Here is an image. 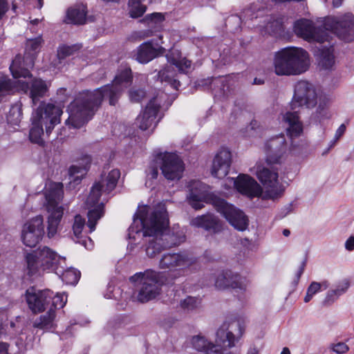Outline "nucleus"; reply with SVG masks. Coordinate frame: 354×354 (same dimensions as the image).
Here are the masks:
<instances>
[{
	"mask_svg": "<svg viewBox=\"0 0 354 354\" xmlns=\"http://www.w3.org/2000/svg\"><path fill=\"white\" fill-rule=\"evenodd\" d=\"M305 266H306V262L303 261L301 263V265L299 266V267L298 268V270L297 271V272L295 274L297 282H298V281L299 280L301 274H303V272L304 271Z\"/></svg>",
	"mask_w": 354,
	"mask_h": 354,
	"instance_id": "bf43d9fd",
	"label": "nucleus"
},
{
	"mask_svg": "<svg viewBox=\"0 0 354 354\" xmlns=\"http://www.w3.org/2000/svg\"><path fill=\"white\" fill-rule=\"evenodd\" d=\"M85 226V219L80 214H77L74 218L73 225V231L75 236L77 238L82 234V230Z\"/></svg>",
	"mask_w": 354,
	"mask_h": 354,
	"instance_id": "c03bdc74",
	"label": "nucleus"
},
{
	"mask_svg": "<svg viewBox=\"0 0 354 354\" xmlns=\"http://www.w3.org/2000/svg\"><path fill=\"white\" fill-rule=\"evenodd\" d=\"M330 100L329 95L321 88L308 81L301 80L295 85L291 106L292 109L304 107L312 109L318 104L316 113L319 122H321L330 117V113L326 109Z\"/></svg>",
	"mask_w": 354,
	"mask_h": 354,
	"instance_id": "423d86ee",
	"label": "nucleus"
},
{
	"mask_svg": "<svg viewBox=\"0 0 354 354\" xmlns=\"http://www.w3.org/2000/svg\"><path fill=\"white\" fill-rule=\"evenodd\" d=\"M272 64L277 75H299L308 70L310 55L301 47L288 46L274 53Z\"/></svg>",
	"mask_w": 354,
	"mask_h": 354,
	"instance_id": "0eeeda50",
	"label": "nucleus"
},
{
	"mask_svg": "<svg viewBox=\"0 0 354 354\" xmlns=\"http://www.w3.org/2000/svg\"><path fill=\"white\" fill-rule=\"evenodd\" d=\"M26 299L29 308L34 313L48 310L33 324L34 327L46 330L55 328L56 310L62 308L67 302V295L64 292L54 295L50 290H39L34 287L26 290Z\"/></svg>",
	"mask_w": 354,
	"mask_h": 354,
	"instance_id": "20e7f679",
	"label": "nucleus"
},
{
	"mask_svg": "<svg viewBox=\"0 0 354 354\" xmlns=\"http://www.w3.org/2000/svg\"><path fill=\"white\" fill-rule=\"evenodd\" d=\"M22 118V113L19 106L14 105L10 109L7 115L8 122L12 125H19Z\"/></svg>",
	"mask_w": 354,
	"mask_h": 354,
	"instance_id": "ea45409f",
	"label": "nucleus"
},
{
	"mask_svg": "<svg viewBox=\"0 0 354 354\" xmlns=\"http://www.w3.org/2000/svg\"><path fill=\"white\" fill-rule=\"evenodd\" d=\"M43 0H27L26 6L28 9L31 8V6L41 9L43 6Z\"/></svg>",
	"mask_w": 354,
	"mask_h": 354,
	"instance_id": "5fc2aeb1",
	"label": "nucleus"
},
{
	"mask_svg": "<svg viewBox=\"0 0 354 354\" xmlns=\"http://www.w3.org/2000/svg\"><path fill=\"white\" fill-rule=\"evenodd\" d=\"M343 0H333V4L335 8L339 7L342 3Z\"/></svg>",
	"mask_w": 354,
	"mask_h": 354,
	"instance_id": "e2e57ef3",
	"label": "nucleus"
},
{
	"mask_svg": "<svg viewBox=\"0 0 354 354\" xmlns=\"http://www.w3.org/2000/svg\"><path fill=\"white\" fill-rule=\"evenodd\" d=\"M66 263L61 264L55 272L62 280L69 285H75L80 278V272L73 268L65 269Z\"/></svg>",
	"mask_w": 354,
	"mask_h": 354,
	"instance_id": "72a5a7b5",
	"label": "nucleus"
},
{
	"mask_svg": "<svg viewBox=\"0 0 354 354\" xmlns=\"http://www.w3.org/2000/svg\"><path fill=\"white\" fill-rule=\"evenodd\" d=\"M319 65L325 70L331 69L335 64L334 48L331 46L319 50Z\"/></svg>",
	"mask_w": 354,
	"mask_h": 354,
	"instance_id": "f704fd0d",
	"label": "nucleus"
},
{
	"mask_svg": "<svg viewBox=\"0 0 354 354\" xmlns=\"http://www.w3.org/2000/svg\"><path fill=\"white\" fill-rule=\"evenodd\" d=\"M44 235V220L37 216L27 221L22 227L21 239L25 245L32 248L42 239Z\"/></svg>",
	"mask_w": 354,
	"mask_h": 354,
	"instance_id": "6ab92c4d",
	"label": "nucleus"
},
{
	"mask_svg": "<svg viewBox=\"0 0 354 354\" xmlns=\"http://www.w3.org/2000/svg\"><path fill=\"white\" fill-rule=\"evenodd\" d=\"M263 81L261 80V79H258V78H254V84H263Z\"/></svg>",
	"mask_w": 354,
	"mask_h": 354,
	"instance_id": "774afa93",
	"label": "nucleus"
},
{
	"mask_svg": "<svg viewBox=\"0 0 354 354\" xmlns=\"http://www.w3.org/2000/svg\"><path fill=\"white\" fill-rule=\"evenodd\" d=\"M348 349V346L343 342H339L333 346V351L338 354L345 353Z\"/></svg>",
	"mask_w": 354,
	"mask_h": 354,
	"instance_id": "8fccbe9b",
	"label": "nucleus"
},
{
	"mask_svg": "<svg viewBox=\"0 0 354 354\" xmlns=\"http://www.w3.org/2000/svg\"><path fill=\"white\" fill-rule=\"evenodd\" d=\"M201 299L199 297L187 296L180 301V308L185 312H192L200 307Z\"/></svg>",
	"mask_w": 354,
	"mask_h": 354,
	"instance_id": "58836bf2",
	"label": "nucleus"
},
{
	"mask_svg": "<svg viewBox=\"0 0 354 354\" xmlns=\"http://www.w3.org/2000/svg\"><path fill=\"white\" fill-rule=\"evenodd\" d=\"M247 354H259V351L256 348H251L249 349Z\"/></svg>",
	"mask_w": 354,
	"mask_h": 354,
	"instance_id": "0e129e2a",
	"label": "nucleus"
},
{
	"mask_svg": "<svg viewBox=\"0 0 354 354\" xmlns=\"http://www.w3.org/2000/svg\"><path fill=\"white\" fill-rule=\"evenodd\" d=\"M217 212L221 213L235 229L244 231L248 226V219L245 214L225 200L218 199L214 201Z\"/></svg>",
	"mask_w": 354,
	"mask_h": 354,
	"instance_id": "a211bd4d",
	"label": "nucleus"
},
{
	"mask_svg": "<svg viewBox=\"0 0 354 354\" xmlns=\"http://www.w3.org/2000/svg\"><path fill=\"white\" fill-rule=\"evenodd\" d=\"M131 70L124 67L119 70L111 84L105 85L93 91H84L69 104V114L66 124L78 129L91 119L105 97L109 100L111 105H115L122 91L132 82Z\"/></svg>",
	"mask_w": 354,
	"mask_h": 354,
	"instance_id": "f257e3e1",
	"label": "nucleus"
},
{
	"mask_svg": "<svg viewBox=\"0 0 354 354\" xmlns=\"http://www.w3.org/2000/svg\"><path fill=\"white\" fill-rule=\"evenodd\" d=\"M232 162L230 150L221 148L215 155L211 169L212 175L218 178H223L227 175Z\"/></svg>",
	"mask_w": 354,
	"mask_h": 354,
	"instance_id": "a878e982",
	"label": "nucleus"
},
{
	"mask_svg": "<svg viewBox=\"0 0 354 354\" xmlns=\"http://www.w3.org/2000/svg\"><path fill=\"white\" fill-rule=\"evenodd\" d=\"M263 8L261 9H259L257 10V12L256 15H254V13H252L250 14V12H252L250 9H248V10H245L244 11V13H245V16H248L249 17H250L251 19H254V18H258L259 16H261V15L259 14L260 12H262L263 11Z\"/></svg>",
	"mask_w": 354,
	"mask_h": 354,
	"instance_id": "4d7b16f0",
	"label": "nucleus"
},
{
	"mask_svg": "<svg viewBox=\"0 0 354 354\" xmlns=\"http://www.w3.org/2000/svg\"><path fill=\"white\" fill-rule=\"evenodd\" d=\"M281 354H290V351L287 347H285L283 348Z\"/></svg>",
	"mask_w": 354,
	"mask_h": 354,
	"instance_id": "338daca9",
	"label": "nucleus"
},
{
	"mask_svg": "<svg viewBox=\"0 0 354 354\" xmlns=\"http://www.w3.org/2000/svg\"><path fill=\"white\" fill-rule=\"evenodd\" d=\"M15 81L14 90H20L25 93H29L33 104H36L39 98L43 97L48 90L47 83L40 78L31 79L30 82L19 80Z\"/></svg>",
	"mask_w": 354,
	"mask_h": 354,
	"instance_id": "412c9836",
	"label": "nucleus"
},
{
	"mask_svg": "<svg viewBox=\"0 0 354 354\" xmlns=\"http://www.w3.org/2000/svg\"><path fill=\"white\" fill-rule=\"evenodd\" d=\"M14 84L7 76L0 75V97L12 92Z\"/></svg>",
	"mask_w": 354,
	"mask_h": 354,
	"instance_id": "79ce46f5",
	"label": "nucleus"
},
{
	"mask_svg": "<svg viewBox=\"0 0 354 354\" xmlns=\"http://www.w3.org/2000/svg\"><path fill=\"white\" fill-rule=\"evenodd\" d=\"M346 131V126L342 124H341L339 128L337 129L335 134V138L336 140H338L345 133Z\"/></svg>",
	"mask_w": 354,
	"mask_h": 354,
	"instance_id": "6e6d98bb",
	"label": "nucleus"
},
{
	"mask_svg": "<svg viewBox=\"0 0 354 354\" xmlns=\"http://www.w3.org/2000/svg\"><path fill=\"white\" fill-rule=\"evenodd\" d=\"M339 297V294L337 293L335 288L330 289L326 293V297L324 300V304L326 305L331 304Z\"/></svg>",
	"mask_w": 354,
	"mask_h": 354,
	"instance_id": "de8ad7c7",
	"label": "nucleus"
},
{
	"mask_svg": "<svg viewBox=\"0 0 354 354\" xmlns=\"http://www.w3.org/2000/svg\"><path fill=\"white\" fill-rule=\"evenodd\" d=\"M158 76L161 82H168L175 89H178L180 86V82L175 79V72L171 66H167L159 71Z\"/></svg>",
	"mask_w": 354,
	"mask_h": 354,
	"instance_id": "e433bc0d",
	"label": "nucleus"
},
{
	"mask_svg": "<svg viewBox=\"0 0 354 354\" xmlns=\"http://www.w3.org/2000/svg\"><path fill=\"white\" fill-rule=\"evenodd\" d=\"M168 226L169 225L162 231L161 236L169 248L178 245L185 241L186 236L185 232L178 225H174L171 230L165 233Z\"/></svg>",
	"mask_w": 354,
	"mask_h": 354,
	"instance_id": "c85d7f7f",
	"label": "nucleus"
},
{
	"mask_svg": "<svg viewBox=\"0 0 354 354\" xmlns=\"http://www.w3.org/2000/svg\"><path fill=\"white\" fill-rule=\"evenodd\" d=\"M91 158L89 156H84L82 158L81 165H72L68 169L70 183L78 184L83 176L86 174L90 164Z\"/></svg>",
	"mask_w": 354,
	"mask_h": 354,
	"instance_id": "c756f323",
	"label": "nucleus"
},
{
	"mask_svg": "<svg viewBox=\"0 0 354 354\" xmlns=\"http://www.w3.org/2000/svg\"><path fill=\"white\" fill-rule=\"evenodd\" d=\"M196 261V258L187 252H167L161 257L158 267L162 270L177 272L178 274H183L195 264Z\"/></svg>",
	"mask_w": 354,
	"mask_h": 354,
	"instance_id": "2eb2a0df",
	"label": "nucleus"
},
{
	"mask_svg": "<svg viewBox=\"0 0 354 354\" xmlns=\"http://www.w3.org/2000/svg\"><path fill=\"white\" fill-rule=\"evenodd\" d=\"M293 30L297 36L308 42L323 43L328 41L331 34L336 35L345 41L354 40V16L346 13L339 16L325 18L323 27L317 26L307 19H299L295 21Z\"/></svg>",
	"mask_w": 354,
	"mask_h": 354,
	"instance_id": "7ed1b4c3",
	"label": "nucleus"
},
{
	"mask_svg": "<svg viewBox=\"0 0 354 354\" xmlns=\"http://www.w3.org/2000/svg\"><path fill=\"white\" fill-rule=\"evenodd\" d=\"M273 165L267 164L265 166L258 162L251 169V171L257 176L264 187V192H262L263 198L275 201L283 195L286 187L280 183L278 169Z\"/></svg>",
	"mask_w": 354,
	"mask_h": 354,
	"instance_id": "ddd939ff",
	"label": "nucleus"
},
{
	"mask_svg": "<svg viewBox=\"0 0 354 354\" xmlns=\"http://www.w3.org/2000/svg\"><path fill=\"white\" fill-rule=\"evenodd\" d=\"M215 286L220 290L231 288L236 291H245L248 283L245 279L231 270H223L218 273L214 281Z\"/></svg>",
	"mask_w": 354,
	"mask_h": 354,
	"instance_id": "b1692460",
	"label": "nucleus"
},
{
	"mask_svg": "<svg viewBox=\"0 0 354 354\" xmlns=\"http://www.w3.org/2000/svg\"><path fill=\"white\" fill-rule=\"evenodd\" d=\"M319 286H320L321 290H322V288H323V290H326L329 287V283L328 281H323L321 283H319Z\"/></svg>",
	"mask_w": 354,
	"mask_h": 354,
	"instance_id": "680f3d73",
	"label": "nucleus"
},
{
	"mask_svg": "<svg viewBox=\"0 0 354 354\" xmlns=\"http://www.w3.org/2000/svg\"><path fill=\"white\" fill-rule=\"evenodd\" d=\"M159 153L150 162L148 168L146 170L147 176L151 179H156L158 174V169L160 168L161 162L158 159Z\"/></svg>",
	"mask_w": 354,
	"mask_h": 354,
	"instance_id": "a19ab883",
	"label": "nucleus"
},
{
	"mask_svg": "<svg viewBox=\"0 0 354 354\" xmlns=\"http://www.w3.org/2000/svg\"><path fill=\"white\" fill-rule=\"evenodd\" d=\"M189 194L187 200L189 205L195 209H200L203 207V203L207 199V187L199 180H192L189 185Z\"/></svg>",
	"mask_w": 354,
	"mask_h": 354,
	"instance_id": "bb28decb",
	"label": "nucleus"
},
{
	"mask_svg": "<svg viewBox=\"0 0 354 354\" xmlns=\"http://www.w3.org/2000/svg\"><path fill=\"white\" fill-rule=\"evenodd\" d=\"M62 113V109L58 106L50 103H41L32 114V126L29 132L30 140L32 142L42 145L44 127H45L46 134L49 135L55 127L60 122Z\"/></svg>",
	"mask_w": 354,
	"mask_h": 354,
	"instance_id": "1a4fd4ad",
	"label": "nucleus"
},
{
	"mask_svg": "<svg viewBox=\"0 0 354 354\" xmlns=\"http://www.w3.org/2000/svg\"><path fill=\"white\" fill-rule=\"evenodd\" d=\"M86 8L83 4L75 5L68 9L65 21L67 24H83L86 21Z\"/></svg>",
	"mask_w": 354,
	"mask_h": 354,
	"instance_id": "2f4dec72",
	"label": "nucleus"
},
{
	"mask_svg": "<svg viewBox=\"0 0 354 354\" xmlns=\"http://www.w3.org/2000/svg\"><path fill=\"white\" fill-rule=\"evenodd\" d=\"M245 330L243 320L234 319L225 322L216 332V344H212L201 335L194 336L192 344L193 347L205 354H229V349L234 346Z\"/></svg>",
	"mask_w": 354,
	"mask_h": 354,
	"instance_id": "39448f33",
	"label": "nucleus"
},
{
	"mask_svg": "<svg viewBox=\"0 0 354 354\" xmlns=\"http://www.w3.org/2000/svg\"><path fill=\"white\" fill-rule=\"evenodd\" d=\"M146 0H129L128 10L129 16L132 18L141 17L147 10L144 3Z\"/></svg>",
	"mask_w": 354,
	"mask_h": 354,
	"instance_id": "c9c22d12",
	"label": "nucleus"
},
{
	"mask_svg": "<svg viewBox=\"0 0 354 354\" xmlns=\"http://www.w3.org/2000/svg\"><path fill=\"white\" fill-rule=\"evenodd\" d=\"M130 281L140 283L137 299L139 301L145 303L160 295L161 287L165 282V277L162 272L148 269L142 272L136 273L130 277Z\"/></svg>",
	"mask_w": 354,
	"mask_h": 354,
	"instance_id": "f8f14e48",
	"label": "nucleus"
},
{
	"mask_svg": "<svg viewBox=\"0 0 354 354\" xmlns=\"http://www.w3.org/2000/svg\"><path fill=\"white\" fill-rule=\"evenodd\" d=\"M167 58L168 62L172 66H175L180 73H187L191 68V62L185 57H183L178 50L170 51L167 55Z\"/></svg>",
	"mask_w": 354,
	"mask_h": 354,
	"instance_id": "473e14b6",
	"label": "nucleus"
},
{
	"mask_svg": "<svg viewBox=\"0 0 354 354\" xmlns=\"http://www.w3.org/2000/svg\"><path fill=\"white\" fill-rule=\"evenodd\" d=\"M158 159L161 162L162 173L167 179L174 180L182 177L184 164L176 153H160Z\"/></svg>",
	"mask_w": 354,
	"mask_h": 354,
	"instance_id": "aec40b11",
	"label": "nucleus"
},
{
	"mask_svg": "<svg viewBox=\"0 0 354 354\" xmlns=\"http://www.w3.org/2000/svg\"><path fill=\"white\" fill-rule=\"evenodd\" d=\"M320 291L319 283L313 281L307 288L306 295L304 299V302L308 303L313 297Z\"/></svg>",
	"mask_w": 354,
	"mask_h": 354,
	"instance_id": "a18cd8bd",
	"label": "nucleus"
},
{
	"mask_svg": "<svg viewBox=\"0 0 354 354\" xmlns=\"http://www.w3.org/2000/svg\"><path fill=\"white\" fill-rule=\"evenodd\" d=\"M80 48V46L77 44L72 46H61L57 50V57L59 59H63L72 55L75 51L78 50Z\"/></svg>",
	"mask_w": 354,
	"mask_h": 354,
	"instance_id": "37998d69",
	"label": "nucleus"
},
{
	"mask_svg": "<svg viewBox=\"0 0 354 354\" xmlns=\"http://www.w3.org/2000/svg\"><path fill=\"white\" fill-rule=\"evenodd\" d=\"M5 335L4 328L0 325V338ZM0 354H8V344L7 343L0 342Z\"/></svg>",
	"mask_w": 354,
	"mask_h": 354,
	"instance_id": "3c124183",
	"label": "nucleus"
},
{
	"mask_svg": "<svg viewBox=\"0 0 354 354\" xmlns=\"http://www.w3.org/2000/svg\"><path fill=\"white\" fill-rule=\"evenodd\" d=\"M26 271L29 276L37 274L40 270L54 271L64 264L66 259L47 246L39 247L25 255Z\"/></svg>",
	"mask_w": 354,
	"mask_h": 354,
	"instance_id": "9b49d317",
	"label": "nucleus"
},
{
	"mask_svg": "<svg viewBox=\"0 0 354 354\" xmlns=\"http://www.w3.org/2000/svg\"><path fill=\"white\" fill-rule=\"evenodd\" d=\"M227 180L233 184L240 194L248 198H252L263 195L261 185L249 175L240 174L235 180L232 178H227Z\"/></svg>",
	"mask_w": 354,
	"mask_h": 354,
	"instance_id": "5701e85b",
	"label": "nucleus"
},
{
	"mask_svg": "<svg viewBox=\"0 0 354 354\" xmlns=\"http://www.w3.org/2000/svg\"><path fill=\"white\" fill-rule=\"evenodd\" d=\"M160 107L159 96L153 97L148 102L145 109L136 118V124L140 129L147 130L156 126L158 122L156 121V119Z\"/></svg>",
	"mask_w": 354,
	"mask_h": 354,
	"instance_id": "393cba45",
	"label": "nucleus"
},
{
	"mask_svg": "<svg viewBox=\"0 0 354 354\" xmlns=\"http://www.w3.org/2000/svg\"><path fill=\"white\" fill-rule=\"evenodd\" d=\"M9 10L7 0H0V20L4 17Z\"/></svg>",
	"mask_w": 354,
	"mask_h": 354,
	"instance_id": "864d4df0",
	"label": "nucleus"
},
{
	"mask_svg": "<svg viewBox=\"0 0 354 354\" xmlns=\"http://www.w3.org/2000/svg\"><path fill=\"white\" fill-rule=\"evenodd\" d=\"M82 244H84L88 249H91L93 248L92 240L90 238L88 239V241H83Z\"/></svg>",
	"mask_w": 354,
	"mask_h": 354,
	"instance_id": "052dcab7",
	"label": "nucleus"
},
{
	"mask_svg": "<svg viewBox=\"0 0 354 354\" xmlns=\"http://www.w3.org/2000/svg\"><path fill=\"white\" fill-rule=\"evenodd\" d=\"M337 142V140H336V139L334 138V139L331 140L329 143V147L328 149V151L330 150V149L333 148Z\"/></svg>",
	"mask_w": 354,
	"mask_h": 354,
	"instance_id": "69168bd1",
	"label": "nucleus"
},
{
	"mask_svg": "<svg viewBox=\"0 0 354 354\" xmlns=\"http://www.w3.org/2000/svg\"><path fill=\"white\" fill-rule=\"evenodd\" d=\"M259 127L258 122L252 120L250 125L247 127V131H250L248 134V136H254L257 133V129Z\"/></svg>",
	"mask_w": 354,
	"mask_h": 354,
	"instance_id": "603ef678",
	"label": "nucleus"
},
{
	"mask_svg": "<svg viewBox=\"0 0 354 354\" xmlns=\"http://www.w3.org/2000/svg\"><path fill=\"white\" fill-rule=\"evenodd\" d=\"M168 224V214L164 204L159 203L153 209L148 205H139L129 228V238L136 241L137 236H149L146 254L153 258L169 248L161 236L162 231Z\"/></svg>",
	"mask_w": 354,
	"mask_h": 354,
	"instance_id": "f03ea898",
	"label": "nucleus"
},
{
	"mask_svg": "<svg viewBox=\"0 0 354 354\" xmlns=\"http://www.w3.org/2000/svg\"><path fill=\"white\" fill-rule=\"evenodd\" d=\"M350 287V281L348 279H345L342 281H339L336 287L335 288V290H337V293L339 294L341 296L342 295L344 294L348 288Z\"/></svg>",
	"mask_w": 354,
	"mask_h": 354,
	"instance_id": "09e8293b",
	"label": "nucleus"
},
{
	"mask_svg": "<svg viewBox=\"0 0 354 354\" xmlns=\"http://www.w3.org/2000/svg\"><path fill=\"white\" fill-rule=\"evenodd\" d=\"M268 165L281 164L288 151L285 136L282 133L268 139L263 147Z\"/></svg>",
	"mask_w": 354,
	"mask_h": 354,
	"instance_id": "dca6fc26",
	"label": "nucleus"
},
{
	"mask_svg": "<svg viewBox=\"0 0 354 354\" xmlns=\"http://www.w3.org/2000/svg\"><path fill=\"white\" fill-rule=\"evenodd\" d=\"M43 39L41 36L27 40L25 57H23L20 55H17L10 66V70L14 79L31 77L29 69L34 66L35 57L39 51Z\"/></svg>",
	"mask_w": 354,
	"mask_h": 354,
	"instance_id": "4468645a",
	"label": "nucleus"
},
{
	"mask_svg": "<svg viewBox=\"0 0 354 354\" xmlns=\"http://www.w3.org/2000/svg\"><path fill=\"white\" fill-rule=\"evenodd\" d=\"M190 225L196 227H202L205 230H212L214 232H217L221 229V225L218 219L211 214L192 218Z\"/></svg>",
	"mask_w": 354,
	"mask_h": 354,
	"instance_id": "cd10ccee",
	"label": "nucleus"
},
{
	"mask_svg": "<svg viewBox=\"0 0 354 354\" xmlns=\"http://www.w3.org/2000/svg\"><path fill=\"white\" fill-rule=\"evenodd\" d=\"M159 41L154 39L142 43L139 46L136 54V59L141 64H147L151 60L165 53V48L162 47L164 41L162 35L158 36Z\"/></svg>",
	"mask_w": 354,
	"mask_h": 354,
	"instance_id": "4be33fe9",
	"label": "nucleus"
},
{
	"mask_svg": "<svg viewBox=\"0 0 354 354\" xmlns=\"http://www.w3.org/2000/svg\"><path fill=\"white\" fill-rule=\"evenodd\" d=\"M345 248L347 250H354V236H350L345 243Z\"/></svg>",
	"mask_w": 354,
	"mask_h": 354,
	"instance_id": "13d9d810",
	"label": "nucleus"
},
{
	"mask_svg": "<svg viewBox=\"0 0 354 354\" xmlns=\"http://www.w3.org/2000/svg\"><path fill=\"white\" fill-rule=\"evenodd\" d=\"M281 121L284 123L287 136L290 139L289 150L290 151L300 150L304 145V142L300 140V143L296 145L294 141L304 133V124L299 113L297 111H286L281 113Z\"/></svg>",
	"mask_w": 354,
	"mask_h": 354,
	"instance_id": "f3484780",
	"label": "nucleus"
},
{
	"mask_svg": "<svg viewBox=\"0 0 354 354\" xmlns=\"http://www.w3.org/2000/svg\"><path fill=\"white\" fill-rule=\"evenodd\" d=\"M267 24L265 26H262L270 34H277L283 30V21L281 18H275L274 17H266L265 21Z\"/></svg>",
	"mask_w": 354,
	"mask_h": 354,
	"instance_id": "4c0bfd02",
	"label": "nucleus"
},
{
	"mask_svg": "<svg viewBox=\"0 0 354 354\" xmlns=\"http://www.w3.org/2000/svg\"><path fill=\"white\" fill-rule=\"evenodd\" d=\"M120 176V170L112 169L106 176L102 175L101 180L93 185L86 201V205L88 209L87 225L89 233L95 230L97 221L104 215V203L99 202L100 196L102 194H109L115 189Z\"/></svg>",
	"mask_w": 354,
	"mask_h": 354,
	"instance_id": "6e6552de",
	"label": "nucleus"
},
{
	"mask_svg": "<svg viewBox=\"0 0 354 354\" xmlns=\"http://www.w3.org/2000/svg\"><path fill=\"white\" fill-rule=\"evenodd\" d=\"M165 19V15L161 12H153L150 15H147L143 21L147 23V26L154 29V32L159 31L163 27V22ZM153 35V30H148L144 32L141 37L145 38Z\"/></svg>",
	"mask_w": 354,
	"mask_h": 354,
	"instance_id": "7c9ffc66",
	"label": "nucleus"
},
{
	"mask_svg": "<svg viewBox=\"0 0 354 354\" xmlns=\"http://www.w3.org/2000/svg\"><path fill=\"white\" fill-rule=\"evenodd\" d=\"M63 194L62 183L50 182L46 184L44 195L48 213L47 236L49 239L54 237L57 233L64 214L63 207L59 205Z\"/></svg>",
	"mask_w": 354,
	"mask_h": 354,
	"instance_id": "9d476101",
	"label": "nucleus"
},
{
	"mask_svg": "<svg viewBox=\"0 0 354 354\" xmlns=\"http://www.w3.org/2000/svg\"><path fill=\"white\" fill-rule=\"evenodd\" d=\"M129 95L131 102H138L145 97V92L142 89H131Z\"/></svg>",
	"mask_w": 354,
	"mask_h": 354,
	"instance_id": "49530a36",
	"label": "nucleus"
}]
</instances>
